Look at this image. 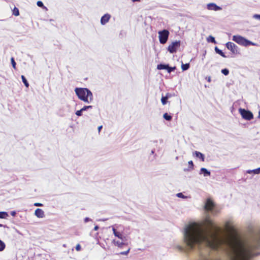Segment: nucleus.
I'll list each match as a JSON object with an SVG mask.
<instances>
[{"mask_svg":"<svg viewBox=\"0 0 260 260\" xmlns=\"http://www.w3.org/2000/svg\"><path fill=\"white\" fill-rule=\"evenodd\" d=\"M177 197H178V198H183V199H184V198H186V197H185V196H184L182 194V193H181V192L178 193L177 194Z\"/></svg>","mask_w":260,"mask_h":260,"instance_id":"obj_35","label":"nucleus"},{"mask_svg":"<svg viewBox=\"0 0 260 260\" xmlns=\"http://www.w3.org/2000/svg\"><path fill=\"white\" fill-rule=\"evenodd\" d=\"M258 118L260 119V111H259L258 112Z\"/></svg>","mask_w":260,"mask_h":260,"instance_id":"obj_49","label":"nucleus"},{"mask_svg":"<svg viewBox=\"0 0 260 260\" xmlns=\"http://www.w3.org/2000/svg\"><path fill=\"white\" fill-rule=\"evenodd\" d=\"M99 220H100V221H105L107 220V219H100Z\"/></svg>","mask_w":260,"mask_h":260,"instance_id":"obj_47","label":"nucleus"},{"mask_svg":"<svg viewBox=\"0 0 260 260\" xmlns=\"http://www.w3.org/2000/svg\"><path fill=\"white\" fill-rule=\"evenodd\" d=\"M176 69V67H170L168 66L167 71L169 73H170L171 72L174 71Z\"/></svg>","mask_w":260,"mask_h":260,"instance_id":"obj_31","label":"nucleus"},{"mask_svg":"<svg viewBox=\"0 0 260 260\" xmlns=\"http://www.w3.org/2000/svg\"><path fill=\"white\" fill-rule=\"evenodd\" d=\"M207 8L209 10L217 11L221 10V8L215 3H209L207 5Z\"/></svg>","mask_w":260,"mask_h":260,"instance_id":"obj_9","label":"nucleus"},{"mask_svg":"<svg viewBox=\"0 0 260 260\" xmlns=\"http://www.w3.org/2000/svg\"><path fill=\"white\" fill-rule=\"evenodd\" d=\"M99 227L98 225H95L94 228V231H97L98 229H99Z\"/></svg>","mask_w":260,"mask_h":260,"instance_id":"obj_44","label":"nucleus"},{"mask_svg":"<svg viewBox=\"0 0 260 260\" xmlns=\"http://www.w3.org/2000/svg\"><path fill=\"white\" fill-rule=\"evenodd\" d=\"M207 41L209 42H212L214 44L216 43L215 38L212 36H209V37L207 38Z\"/></svg>","mask_w":260,"mask_h":260,"instance_id":"obj_24","label":"nucleus"},{"mask_svg":"<svg viewBox=\"0 0 260 260\" xmlns=\"http://www.w3.org/2000/svg\"><path fill=\"white\" fill-rule=\"evenodd\" d=\"M13 14L16 16H17L19 15V10L16 7H15L13 10Z\"/></svg>","mask_w":260,"mask_h":260,"instance_id":"obj_25","label":"nucleus"},{"mask_svg":"<svg viewBox=\"0 0 260 260\" xmlns=\"http://www.w3.org/2000/svg\"><path fill=\"white\" fill-rule=\"evenodd\" d=\"M221 73H222L223 75H225V76L228 75H229V70H228V69H222V70H221Z\"/></svg>","mask_w":260,"mask_h":260,"instance_id":"obj_28","label":"nucleus"},{"mask_svg":"<svg viewBox=\"0 0 260 260\" xmlns=\"http://www.w3.org/2000/svg\"><path fill=\"white\" fill-rule=\"evenodd\" d=\"M167 98H165V96H162L161 99V102L163 105H165L167 103Z\"/></svg>","mask_w":260,"mask_h":260,"instance_id":"obj_29","label":"nucleus"},{"mask_svg":"<svg viewBox=\"0 0 260 260\" xmlns=\"http://www.w3.org/2000/svg\"><path fill=\"white\" fill-rule=\"evenodd\" d=\"M91 219L90 218H89V217H86L84 218V222H87L89 221H91Z\"/></svg>","mask_w":260,"mask_h":260,"instance_id":"obj_40","label":"nucleus"},{"mask_svg":"<svg viewBox=\"0 0 260 260\" xmlns=\"http://www.w3.org/2000/svg\"><path fill=\"white\" fill-rule=\"evenodd\" d=\"M233 41L236 42L237 44L247 47L249 45L255 46L256 44L251 41L247 40L245 38L240 36V35H234L233 36Z\"/></svg>","mask_w":260,"mask_h":260,"instance_id":"obj_3","label":"nucleus"},{"mask_svg":"<svg viewBox=\"0 0 260 260\" xmlns=\"http://www.w3.org/2000/svg\"><path fill=\"white\" fill-rule=\"evenodd\" d=\"M163 117L167 121H171L172 119V116L169 115L167 113L164 114Z\"/></svg>","mask_w":260,"mask_h":260,"instance_id":"obj_19","label":"nucleus"},{"mask_svg":"<svg viewBox=\"0 0 260 260\" xmlns=\"http://www.w3.org/2000/svg\"><path fill=\"white\" fill-rule=\"evenodd\" d=\"M246 173L248 174H251L253 173L255 174H260V167L254 170H248L246 171Z\"/></svg>","mask_w":260,"mask_h":260,"instance_id":"obj_15","label":"nucleus"},{"mask_svg":"<svg viewBox=\"0 0 260 260\" xmlns=\"http://www.w3.org/2000/svg\"><path fill=\"white\" fill-rule=\"evenodd\" d=\"M37 5L38 7H41V8H43V9H45L46 10H47V8L45 6H44L43 2L41 1H38L37 3Z\"/></svg>","mask_w":260,"mask_h":260,"instance_id":"obj_22","label":"nucleus"},{"mask_svg":"<svg viewBox=\"0 0 260 260\" xmlns=\"http://www.w3.org/2000/svg\"><path fill=\"white\" fill-rule=\"evenodd\" d=\"M194 155L200 158L202 161H205V155L200 152L196 151L193 153Z\"/></svg>","mask_w":260,"mask_h":260,"instance_id":"obj_13","label":"nucleus"},{"mask_svg":"<svg viewBox=\"0 0 260 260\" xmlns=\"http://www.w3.org/2000/svg\"><path fill=\"white\" fill-rule=\"evenodd\" d=\"M111 17V16L110 15L108 14H105L104 16H103L101 19V23L102 24V25H105L106 23H107L110 18Z\"/></svg>","mask_w":260,"mask_h":260,"instance_id":"obj_10","label":"nucleus"},{"mask_svg":"<svg viewBox=\"0 0 260 260\" xmlns=\"http://www.w3.org/2000/svg\"><path fill=\"white\" fill-rule=\"evenodd\" d=\"M129 251V249H128L127 251L121 252H120L119 254L121 255H127Z\"/></svg>","mask_w":260,"mask_h":260,"instance_id":"obj_37","label":"nucleus"},{"mask_svg":"<svg viewBox=\"0 0 260 260\" xmlns=\"http://www.w3.org/2000/svg\"><path fill=\"white\" fill-rule=\"evenodd\" d=\"M133 2H139L140 1V0H132Z\"/></svg>","mask_w":260,"mask_h":260,"instance_id":"obj_48","label":"nucleus"},{"mask_svg":"<svg viewBox=\"0 0 260 260\" xmlns=\"http://www.w3.org/2000/svg\"><path fill=\"white\" fill-rule=\"evenodd\" d=\"M154 152H155L154 150H152L151 151V154H153L154 153Z\"/></svg>","mask_w":260,"mask_h":260,"instance_id":"obj_46","label":"nucleus"},{"mask_svg":"<svg viewBox=\"0 0 260 260\" xmlns=\"http://www.w3.org/2000/svg\"><path fill=\"white\" fill-rule=\"evenodd\" d=\"M83 111L82 109H81L80 110H78L76 112L75 114L78 116H81L82 115V112Z\"/></svg>","mask_w":260,"mask_h":260,"instance_id":"obj_32","label":"nucleus"},{"mask_svg":"<svg viewBox=\"0 0 260 260\" xmlns=\"http://www.w3.org/2000/svg\"><path fill=\"white\" fill-rule=\"evenodd\" d=\"M169 64H159L157 66V69L158 70H167L168 69Z\"/></svg>","mask_w":260,"mask_h":260,"instance_id":"obj_16","label":"nucleus"},{"mask_svg":"<svg viewBox=\"0 0 260 260\" xmlns=\"http://www.w3.org/2000/svg\"><path fill=\"white\" fill-rule=\"evenodd\" d=\"M200 174H203L204 177L210 176L211 173L207 169L205 168H202L200 171Z\"/></svg>","mask_w":260,"mask_h":260,"instance_id":"obj_12","label":"nucleus"},{"mask_svg":"<svg viewBox=\"0 0 260 260\" xmlns=\"http://www.w3.org/2000/svg\"><path fill=\"white\" fill-rule=\"evenodd\" d=\"M209 230L198 223L185 226L183 231L184 241L187 249L197 251L200 260H213L207 254L209 249L225 251L230 260H250L257 255L253 250L254 245H245L220 234L221 229L209 218L206 219Z\"/></svg>","mask_w":260,"mask_h":260,"instance_id":"obj_1","label":"nucleus"},{"mask_svg":"<svg viewBox=\"0 0 260 260\" xmlns=\"http://www.w3.org/2000/svg\"><path fill=\"white\" fill-rule=\"evenodd\" d=\"M21 79H22V82H23V83H24V84L25 85V86L26 87H28V86H29V83H28V82H27V81L26 79L25 78V77H24V76H23V75H21Z\"/></svg>","mask_w":260,"mask_h":260,"instance_id":"obj_20","label":"nucleus"},{"mask_svg":"<svg viewBox=\"0 0 260 260\" xmlns=\"http://www.w3.org/2000/svg\"><path fill=\"white\" fill-rule=\"evenodd\" d=\"M165 98H167V99H169L171 97V94L169 93H167L166 96H165Z\"/></svg>","mask_w":260,"mask_h":260,"instance_id":"obj_41","label":"nucleus"},{"mask_svg":"<svg viewBox=\"0 0 260 260\" xmlns=\"http://www.w3.org/2000/svg\"><path fill=\"white\" fill-rule=\"evenodd\" d=\"M188 165H189V169L188 170H192L193 168V164L192 160H190L188 161Z\"/></svg>","mask_w":260,"mask_h":260,"instance_id":"obj_30","label":"nucleus"},{"mask_svg":"<svg viewBox=\"0 0 260 260\" xmlns=\"http://www.w3.org/2000/svg\"><path fill=\"white\" fill-rule=\"evenodd\" d=\"M34 206L36 207H42L43 204L40 203H36L34 204Z\"/></svg>","mask_w":260,"mask_h":260,"instance_id":"obj_38","label":"nucleus"},{"mask_svg":"<svg viewBox=\"0 0 260 260\" xmlns=\"http://www.w3.org/2000/svg\"><path fill=\"white\" fill-rule=\"evenodd\" d=\"M16 213L15 211H12L11 212V215L12 216H15V215H16Z\"/></svg>","mask_w":260,"mask_h":260,"instance_id":"obj_42","label":"nucleus"},{"mask_svg":"<svg viewBox=\"0 0 260 260\" xmlns=\"http://www.w3.org/2000/svg\"><path fill=\"white\" fill-rule=\"evenodd\" d=\"M81 249V246L80 245V244H77L76 246V250L77 251H80Z\"/></svg>","mask_w":260,"mask_h":260,"instance_id":"obj_39","label":"nucleus"},{"mask_svg":"<svg viewBox=\"0 0 260 260\" xmlns=\"http://www.w3.org/2000/svg\"><path fill=\"white\" fill-rule=\"evenodd\" d=\"M205 209L206 211H210L213 214L215 213L214 204L210 199H209L207 200L205 205Z\"/></svg>","mask_w":260,"mask_h":260,"instance_id":"obj_8","label":"nucleus"},{"mask_svg":"<svg viewBox=\"0 0 260 260\" xmlns=\"http://www.w3.org/2000/svg\"><path fill=\"white\" fill-rule=\"evenodd\" d=\"M2 226H3V225L2 224H0V227H2Z\"/></svg>","mask_w":260,"mask_h":260,"instance_id":"obj_50","label":"nucleus"},{"mask_svg":"<svg viewBox=\"0 0 260 260\" xmlns=\"http://www.w3.org/2000/svg\"><path fill=\"white\" fill-rule=\"evenodd\" d=\"M207 81L210 82H211V78L210 77H208Z\"/></svg>","mask_w":260,"mask_h":260,"instance_id":"obj_45","label":"nucleus"},{"mask_svg":"<svg viewBox=\"0 0 260 260\" xmlns=\"http://www.w3.org/2000/svg\"><path fill=\"white\" fill-rule=\"evenodd\" d=\"M11 61L12 66H13V68L15 69H16V62L15 61L14 58H13V57L11 58Z\"/></svg>","mask_w":260,"mask_h":260,"instance_id":"obj_33","label":"nucleus"},{"mask_svg":"<svg viewBox=\"0 0 260 260\" xmlns=\"http://www.w3.org/2000/svg\"><path fill=\"white\" fill-rule=\"evenodd\" d=\"M225 227L227 231H230L232 230L231 223L230 221H228L225 223Z\"/></svg>","mask_w":260,"mask_h":260,"instance_id":"obj_18","label":"nucleus"},{"mask_svg":"<svg viewBox=\"0 0 260 260\" xmlns=\"http://www.w3.org/2000/svg\"><path fill=\"white\" fill-rule=\"evenodd\" d=\"M239 112L242 118L247 120H250L253 118V114L249 110L244 109L240 108Z\"/></svg>","mask_w":260,"mask_h":260,"instance_id":"obj_5","label":"nucleus"},{"mask_svg":"<svg viewBox=\"0 0 260 260\" xmlns=\"http://www.w3.org/2000/svg\"><path fill=\"white\" fill-rule=\"evenodd\" d=\"M92 108V106H84L82 109L83 111H85L86 110H87V109H91Z\"/></svg>","mask_w":260,"mask_h":260,"instance_id":"obj_34","label":"nucleus"},{"mask_svg":"<svg viewBox=\"0 0 260 260\" xmlns=\"http://www.w3.org/2000/svg\"><path fill=\"white\" fill-rule=\"evenodd\" d=\"M189 63H185V64L182 63L181 65V69L183 71L187 70L189 69Z\"/></svg>","mask_w":260,"mask_h":260,"instance_id":"obj_23","label":"nucleus"},{"mask_svg":"<svg viewBox=\"0 0 260 260\" xmlns=\"http://www.w3.org/2000/svg\"><path fill=\"white\" fill-rule=\"evenodd\" d=\"M253 18L255 19L260 20V14H254L253 15Z\"/></svg>","mask_w":260,"mask_h":260,"instance_id":"obj_36","label":"nucleus"},{"mask_svg":"<svg viewBox=\"0 0 260 260\" xmlns=\"http://www.w3.org/2000/svg\"><path fill=\"white\" fill-rule=\"evenodd\" d=\"M215 51L216 53L219 54L223 57H226L224 53L222 51V50H220L217 47H215Z\"/></svg>","mask_w":260,"mask_h":260,"instance_id":"obj_17","label":"nucleus"},{"mask_svg":"<svg viewBox=\"0 0 260 260\" xmlns=\"http://www.w3.org/2000/svg\"><path fill=\"white\" fill-rule=\"evenodd\" d=\"M158 34L160 43L162 44H165L168 40L170 34L169 31L167 29H164L159 31Z\"/></svg>","mask_w":260,"mask_h":260,"instance_id":"obj_4","label":"nucleus"},{"mask_svg":"<svg viewBox=\"0 0 260 260\" xmlns=\"http://www.w3.org/2000/svg\"><path fill=\"white\" fill-rule=\"evenodd\" d=\"M8 216V214L6 212H0V218L5 219Z\"/></svg>","mask_w":260,"mask_h":260,"instance_id":"obj_21","label":"nucleus"},{"mask_svg":"<svg viewBox=\"0 0 260 260\" xmlns=\"http://www.w3.org/2000/svg\"><path fill=\"white\" fill-rule=\"evenodd\" d=\"M180 46V41H176L170 44L168 47V50L171 53H175L178 48Z\"/></svg>","mask_w":260,"mask_h":260,"instance_id":"obj_6","label":"nucleus"},{"mask_svg":"<svg viewBox=\"0 0 260 260\" xmlns=\"http://www.w3.org/2000/svg\"><path fill=\"white\" fill-rule=\"evenodd\" d=\"M114 242L115 243V244L118 247H122V245H124V243L122 242H120L119 241H115L114 240Z\"/></svg>","mask_w":260,"mask_h":260,"instance_id":"obj_27","label":"nucleus"},{"mask_svg":"<svg viewBox=\"0 0 260 260\" xmlns=\"http://www.w3.org/2000/svg\"><path fill=\"white\" fill-rule=\"evenodd\" d=\"M35 215L38 218H43L45 216L44 212L40 208H37L35 210Z\"/></svg>","mask_w":260,"mask_h":260,"instance_id":"obj_11","label":"nucleus"},{"mask_svg":"<svg viewBox=\"0 0 260 260\" xmlns=\"http://www.w3.org/2000/svg\"><path fill=\"white\" fill-rule=\"evenodd\" d=\"M6 245L4 242L0 240V251H2L5 248Z\"/></svg>","mask_w":260,"mask_h":260,"instance_id":"obj_26","label":"nucleus"},{"mask_svg":"<svg viewBox=\"0 0 260 260\" xmlns=\"http://www.w3.org/2000/svg\"><path fill=\"white\" fill-rule=\"evenodd\" d=\"M112 231L113 232V234L115 236L118 237V238L120 239L122 241H124V239H125L124 237H123L122 235L119 232H117L116 229L114 228H112Z\"/></svg>","mask_w":260,"mask_h":260,"instance_id":"obj_14","label":"nucleus"},{"mask_svg":"<svg viewBox=\"0 0 260 260\" xmlns=\"http://www.w3.org/2000/svg\"><path fill=\"white\" fill-rule=\"evenodd\" d=\"M226 47L230 50L232 53L234 54H237L239 53L238 47L234 43L229 42L225 44Z\"/></svg>","mask_w":260,"mask_h":260,"instance_id":"obj_7","label":"nucleus"},{"mask_svg":"<svg viewBox=\"0 0 260 260\" xmlns=\"http://www.w3.org/2000/svg\"><path fill=\"white\" fill-rule=\"evenodd\" d=\"M102 127H103L102 125L99 126L98 127V132H99V133H100V131L101 130V129L102 128Z\"/></svg>","mask_w":260,"mask_h":260,"instance_id":"obj_43","label":"nucleus"},{"mask_svg":"<svg viewBox=\"0 0 260 260\" xmlns=\"http://www.w3.org/2000/svg\"><path fill=\"white\" fill-rule=\"evenodd\" d=\"M75 92L78 98L85 103H89L93 100V95L91 91L86 88H76Z\"/></svg>","mask_w":260,"mask_h":260,"instance_id":"obj_2","label":"nucleus"},{"mask_svg":"<svg viewBox=\"0 0 260 260\" xmlns=\"http://www.w3.org/2000/svg\"><path fill=\"white\" fill-rule=\"evenodd\" d=\"M206 52L205 51V52L204 54H203V56H205V54H206Z\"/></svg>","mask_w":260,"mask_h":260,"instance_id":"obj_51","label":"nucleus"}]
</instances>
